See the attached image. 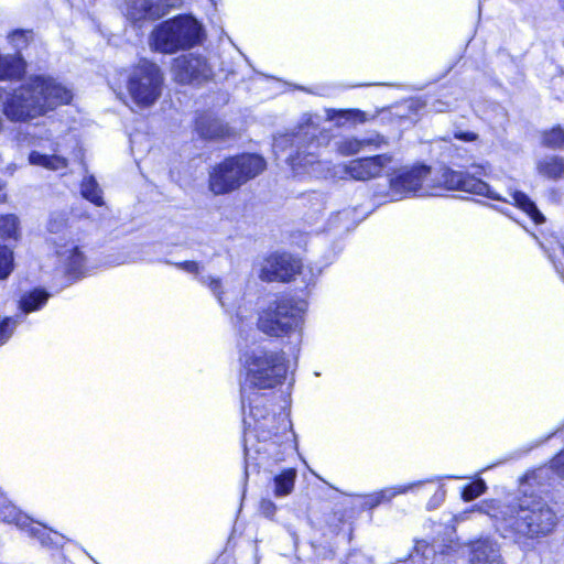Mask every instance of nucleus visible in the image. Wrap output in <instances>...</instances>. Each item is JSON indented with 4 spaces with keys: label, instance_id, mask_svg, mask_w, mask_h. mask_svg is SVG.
Here are the masks:
<instances>
[{
    "label": "nucleus",
    "instance_id": "48",
    "mask_svg": "<svg viewBox=\"0 0 564 564\" xmlns=\"http://www.w3.org/2000/svg\"><path fill=\"white\" fill-rule=\"evenodd\" d=\"M7 199L6 184L0 181V204Z\"/></svg>",
    "mask_w": 564,
    "mask_h": 564
},
{
    "label": "nucleus",
    "instance_id": "4",
    "mask_svg": "<svg viewBox=\"0 0 564 564\" xmlns=\"http://www.w3.org/2000/svg\"><path fill=\"white\" fill-rule=\"evenodd\" d=\"M317 131V126L308 118L295 132L275 138L273 150L278 156L284 155V161L294 173H307L318 177L328 167L319 160L317 153L319 147Z\"/></svg>",
    "mask_w": 564,
    "mask_h": 564
},
{
    "label": "nucleus",
    "instance_id": "39",
    "mask_svg": "<svg viewBox=\"0 0 564 564\" xmlns=\"http://www.w3.org/2000/svg\"><path fill=\"white\" fill-rule=\"evenodd\" d=\"M445 497L446 490L443 485H440L426 503L427 510L437 509L444 502Z\"/></svg>",
    "mask_w": 564,
    "mask_h": 564
},
{
    "label": "nucleus",
    "instance_id": "35",
    "mask_svg": "<svg viewBox=\"0 0 564 564\" xmlns=\"http://www.w3.org/2000/svg\"><path fill=\"white\" fill-rule=\"evenodd\" d=\"M13 269V252L7 246H0V279L9 276Z\"/></svg>",
    "mask_w": 564,
    "mask_h": 564
},
{
    "label": "nucleus",
    "instance_id": "44",
    "mask_svg": "<svg viewBox=\"0 0 564 564\" xmlns=\"http://www.w3.org/2000/svg\"><path fill=\"white\" fill-rule=\"evenodd\" d=\"M276 506L270 499H262L260 502V512L268 519H272L275 514Z\"/></svg>",
    "mask_w": 564,
    "mask_h": 564
},
{
    "label": "nucleus",
    "instance_id": "37",
    "mask_svg": "<svg viewBox=\"0 0 564 564\" xmlns=\"http://www.w3.org/2000/svg\"><path fill=\"white\" fill-rule=\"evenodd\" d=\"M486 489V482L482 479H477L476 481L464 487L462 498L465 501H471L482 495Z\"/></svg>",
    "mask_w": 564,
    "mask_h": 564
},
{
    "label": "nucleus",
    "instance_id": "9",
    "mask_svg": "<svg viewBox=\"0 0 564 564\" xmlns=\"http://www.w3.org/2000/svg\"><path fill=\"white\" fill-rule=\"evenodd\" d=\"M164 77L161 68L147 59H141L128 75L127 90L139 108H149L162 94Z\"/></svg>",
    "mask_w": 564,
    "mask_h": 564
},
{
    "label": "nucleus",
    "instance_id": "36",
    "mask_svg": "<svg viewBox=\"0 0 564 564\" xmlns=\"http://www.w3.org/2000/svg\"><path fill=\"white\" fill-rule=\"evenodd\" d=\"M541 247L545 249L549 259L553 262L556 272L561 275L564 281V264L562 263V259L564 260V246L557 245L552 250L546 249L542 243Z\"/></svg>",
    "mask_w": 564,
    "mask_h": 564
},
{
    "label": "nucleus",
    "instance_id": "20",
    "mask_svg": "<svg viewBox=\"0 0 564 564\" xmlns=\"http://www.w3.org/2000/svg\"><path fill=\"white\" fill-rule=\"evenodd\" d=\"M124 13L133 22L156 20L162 15L159 0H126Z\"/></svg>",
    "mask_w": 564,
    "mask_h": 564
},
{
    "label": "nucleus",
    "instance_id": "33",
    "mask_svg": "<svg viewBox=\"0 0 564 564\" xmlns=\"http://www.w3.org/2000/svg\"><path fill=\"white\" fill-rule=\"evenodd\" d=\"M36 162H37V165H42V166H44L48 170H53V171L64 170L67 166L66 159L61 155H56V154L45 155V154L37 153Z\"/></svg>",
    "mask_w": 564,
    "mask_h": 564
},
{
    "label": "nucleus",
    "instance_id": "23",
    "mask_svg": "<svg viewBox=\"0 0 564 564\" xmlns=\"http://www.w3.org/2000/svg\"><path fill=\"white\" fill-rule=\"evenodd\" d=\"M536 171L551 181L564 178V158L556 154L544 155L538 160Z\"/></svg>",
    "mask_w": 564,
    "mask_h": 564
},
{
    "label": "nucleus",
    "instance_id": "8",
    "mask_svg": "<svg viewBox=\"0 0 564 564\" xmlns=\"http://www.w3.org/2000/svg\"><path fill=\"white\" fill-rule=\"evenodd\" d=\"M202 35L203 29L196 19L177 15L156 25L151 34V40L155 51L174 54L200 43Z\"/></svg>",
    "mask_w": 564,
    "mask_h": 564
},
{
    "label": "nucleus",
    "instance_id": "43",
    "mask_svg": "<svg viewBox=\"0 0 564 564\" xmlns=\"http://www.w3.org/2000/svg\"><path fill=\"white\" fill-rule=\"evenodd\" d=\"M547 468L550 474L555 471L560 477L564 478V451L551 460V465Z\"/></svg>",
    "mask_w": 564,
    "mask_h": 564
},
{
    "label": "nucleus",
    "instance_id": "26",
    "mask_svg": "<svg viewBox=\"0 0 564 564\" xmlns=\"http://www.w3.org/2000/svg\"><path fill=\"white\" fill-rule=\"evenodd\" d=\"M235 327H237L239 336L245 341H248L252 334H256L254 328L252 327V317L248 314L246 308H242L240 305L236 312L235 319H232Z\"/></svg>",
    "mask_w": 564,
    "mask_h": 564
},
{
    "label": "nucleus",
    "instance_id": "3",
    "mask_svg": "<svg viewBox=\"0 0 564 564\" xmlns=\"http://www.w3.org/2000/svg\"><path fill=\"white\" fill-rule=\"evenodd\" d=\"M248 413H243L245 425V477L251 465L261 467L270 460L278 463L284 459V454L291 448V422L283 413L258 412L250 422Z\"/></svg>",
    "mask_w": 564,
    "mask_h": 564
},
{
    "label": "nucleus",
    "instance_id": "24",
    "mask_svg": "<svg viewBox=\"0 0 564 564\" xmlns=\"http://www.w3.org/2000/svg\"><path fill=\"white\" fill-rule=\"evenodd\" d=\"M438 480V477H434L430 479L417 480L405 485L392 486L381 489L377 491L380 505L390 502L393 498H395L399 495H405L408 492H417L421 489H423L426 485L436 482Z\"/></svg>",
    "mask_w": 564,
    "mask_h": 564
},
{
    "label": "nucleus",
    "instance_id": "5",
    "mask_svg": "<svg viewBox=\"0 0 564 564\" xmlns=\"http://www.w3.org/2000/svg\"><path fill=\"white\" fill-rule=\"evenodd\" d=\"M487 167L488 166L485 164H474L471 165L470 172L445 169L442 172V181L447 189L464 191L495 200L512 203L514 206L523 210L535 224H542L545 221L543 214L538 209L535 203L523 192H509L510 200L507 197H501L499 194L494 192L486 182L481 181L478 176L487 175Z\"/></svg>",
    "mask_w": 564,
    "mask_h": 564
},
{
    "label": "nucleus",
    "instance_id": "15",
    "mask_svg": "<svg viewBox=\"0 0 564 564\" xmlns=\"http://www.w3.org/2000/svg\"><path fill=\"white\" fill-rule=\"evenodd\" d=\"M83 248L74 240L56 242L58 261L64 265L66 274L73 279H79L88 271V260Z\"/></svg>",
    "mask_w": 564,
    "mask_h": 564
},
{
    "label": "nucleus",
    "instance_id": "13",
    "mask_svg": "<svg viewBox=\"0 0 564 564\" xmlns=\"http://www.w3.org/2000/svg\"><path fill=\"white\" fill-rule=\"evenodd\" d=\"M431 169L426 165L402 167L390 177V188L394 195L405 197L408 195L422 196V184L430 174Z\"/></svg>",
    "mask_w": 564,
    "mask_h": 564
},
{
    "label": "nucleus",
    "instance_id": "17",
    "mask_svg": "<svg viewBox=\"0 0 564 564\" xmlns=\"http://www.w3.org/2000/svg\"><path fill=\"white\" fill-rule=\"evenodd\" d=\"M175 267L187 273L194 274L204 286L210 290L226 312L230 313L231 308L235 306L234 299L231 296V292L223 291V283L220 279L212 275H200V265L196 261L177 262L175 263Z\"/></svg>",
    "mask_w": 564,
    "mask_h": 564
},
{
    "label": "nucleus",
    "instance_id": "42",
    "mask_svg": "<svg viewBox=\"0 0 564 564\" xmlns=\"http://www.w3.org/2000/svg\"><path fill=\"white\" fill-rule=\"evenodd\" d=\"M360 142H361L362 149H365L366 147H373V148L378 149L382 144H387L386 139L378 133H372L369 137L362 138V139H360Z\"/></svg>",
    "mask_w": 564,
    "mask_h": 564
},
{
    "label": "nucleus",
    "instance_id": "34",
    "mask_svg": "<svg viewBox=\"0 0 564 564\" xmlns=\"http://www.w3.org/2000/svg\"><path fill=\"white\" fill-rule=\"evenodd\" d=\"M337 151L343 155H354L362 150L360 139L344 138L336 142Z\"/></svg>",
    "mask_w": 564,
    "mask_h": 564
},
{
    "label": "nucleus",
    "instance_id": "27",
    "mask_svg": "<svg viewBox=\"0 0 564 564\" xmlns=\"http://www.w3.org/2000/svg\"><path fill=\"white\" fill-rule=\"evenodd\" d=\"M80 192L84 198L91 202L96 206L104 205L101 189L93 175L84 177L80 184Z\"/></svg>",
    "mask_w": 564,
    "mask_h": 564
},
{
    "label": "nucleus",
    "instance_id": "19",
    "mask_svg": "<svg viewBox=\"0 0 564 564\" xmlns=\"http://www.w3.org/2000/svg\"><path fill=\"white\" fill-rule=\"evenodd\" d=\"M195 129L206 140H224L231 135V129L226 123L208 113L197 117Z\"/></svg>",
    "mask_w": 564,
    "mask_h": 564
},
{
    "label": "nucleus",
    "instance_id": "14",
    "mask_svg": "<svg viewBox=\"0 0 564 564\" xmlns=\"http://www.w3.org/2000/svg\"><path fill=\"white\" fill-rule=\"evenodd\" d=\"M173 74L181 84L200 83L212 76V68L206 58L195 55H182L174 59Z\"/></svg>",
    "mask_w": 564,
    "mask_h": 564
},
{
    "label": "nucleus",
    "instance_id": "11",
    "mask_svg": "<svg viewBox=\"0 0 564 564\" xmlns=\"http://www.w3.org/2000/svg\"><path fill=\"white\" fill-rule=\"evenodd\" d=\"M295 274L304 275V268L301 263L288 253H274L268 257L261 269L260 278L263 281H289Z\"/></svg>",
    "mask_w": 564,
    "mask_h": 564
},
{
    "label": "nucleus",
    "instance_id": "22",
    "mask_svg": "<svg viewBox=\"0 0 564 564\" xmlns=\"http://www.w3.org/2000/svg\"><path fill=\"white\" fill-rule=\"evenodd\" d=\"M0 520L14 523L21 530L30 532L31 536L34 535L33 519L13 506L2 492H0Z\"/></svg>",
    "mask_w": 564,
    "mask_h": 564
},
{
    "label": "nucleus",
    "instance_id": "7",
    "mask_svg": "<svg viewBox=\"0 0 564 564\" xmlns=\"http://www.w3.org/2000/svg\"><path fill=\"white\" fill-rule=\"evenodd\" d=\"M307 304L294 297H280L268 304L258 316L257 326L262 333L273 336H289L299 333L304 323Z\"/></svg>",
    "mask_w": 564,
    "mask_h": 564
},
{
    "label": "nucleus",
    "instance_id": "41",
    "mask_svg": "<svg viewBox=\"0 0 564 564\" xmlns=\"http://www.w3.org/2000/svg\"><path fill=\"white\" fill-rule=\"evenodd\" d=\"M20 308L25 314L35 310V290L30 291L20 300Z\"/></svg>",
    "mask_w": 564,
    "mask_h": 564
},
{
    "label": "nucleus",
    "instance_id": "30",
    "mask_svg": "<svg viewBox=\"0 0 564 564\" xmlns=\"http://www.w3.org/2000/svg\"><path fill=\"white\" fill-rule=\"evenodd\" d=\"M329 119L336 120L337 124H343L346 121L364 123L367 121V115L359 109L333 110V115H329Z\"/></svg>",
    "mask_w": 564,
    "mask_h": 564
},
{
    "label": "nucleus",
    "instance_id": "40",
    "mask_svg": "<svg viewBox=\"0 0 564 564\" xmlns=\"http://www.w3.org/2000/svg\"><path fill=\"white\" fill-rule=\"evenodd\" d=\"M14 321L11 317H6L0 322V345L4 344L13 332Z\"/></svg>",
    "mask_w": 564,
    "mask_h": 564
},
{
    "label": "nucleus",
    "instance_id": "29",
    "mask_svg": "<svg viewBox=\"0 0 564 564\" xmlns=\"http://www.w3.org/2000/svg\"><path fill=\"white\" fill-rule=\"evenodd\" d=\"M541 143L545 148L552 150H561L564 148V129L561 126L545 130L541 135Z\"/></svg>",
    "mask_w": 564,
    "mask_h": 564
},
{
    "label": "nucleus",
    "instance_id": "51",
    "mask_svg": "<svg viewBox=\"0 0 564 564\" xmlns=\"http://www.w3.org/2000/svg\"><path fill=\"white\" fill-rule=\"evenodd\" d=\"M3 129V119L0 117V131Z\"/></svg>",
    "mask_w": 564,
    "mask_h": 564
},
{
    "label": "nucleus",
    "instance_id": "12",
    "mask_svg": "<svg viewBox=\"0 0 564 564\" xmlns=\"http://www.w3.org/2000/svg\"><path fill=\"white\" fill-rule=\"evenodd\" d=\"M35 110V82L30 78L26 84L14 90L4 105V115L11 121H26L33 118Z\"/></svg>",
    "mask_w": 564,
    "mask_h": 564
},
{
    "label": "nucleus",
    "instance_id": "6",
    "mask_svg": "<svg viewBox=\"0 0 564 564\" xmlns=\"http://www.w3.org/2000/svg\"><path fill=\"white\" fill-rule=\"evenodd\" d=\"M265 169V161L257 154L243 153L230 156L213 167L209 173V189L215 195L236 191Z\"/></svg>",
    "mask_w": 564,
    "mask_h": 564
},
{
    "label": "nucleus",
    "instance_id": "28",
    "mask_svg": "<svg viewBox=\"0 0 564 564\" xmlns=\"http://www.w3.org/2000/svg\"><path fill=\"white\" fill-rule=\"evenodd\" d=\"M37 541L44 547L59 549L64 545L65 538L61 533L42 525V528H37Z\"/></svg>",
    "mask_w": 564,
    "mask_h": 564
},
{
    "label": "nucleus",
    "instance_id": "50",
    "mask_svg": "<svg viewBox=\"0 0 564 564\" xmlns=\"http://www.w3.org/2000/svg\"><path fill=\"white\" fill-rule=\"evenodd\" d=\"M312 282H313V273L311 272V278H310V280L306 282V285H310Z\"/></svg>",
    "mask_w": 564,
    "mask_h": 564
},
{
    "label": "nucleus",
    "instance_id": "47",
    "mask_svg": "<svg viewBox=\"0 0 564 564\" xmlns=\"http://www.w3.org/2000/svg\"><path fill=\"white\" fill-rule=\"evenodd\" d=\"M48 297H50V294L45 290H42V289L37 288V295H36V299H37V311L43 305H45V303L48 300Z\"/></svg>",
    "mask_w": 564,
    "mask_h": 564
},
{
    "label": "nucleus",
    "instance_id": "16",
    "mask_svg": "<svg viewBox=\"0 0 564 564\" xmlns=\"http://www.w3.org/2000/svg\"><path fill=\"white\" fill-rule=\"evenodd\" d=\"M391 162L390 154L356 159L345 165V172L354 180L367 181L380 176Z\"/></svg>",
    "mask_w": 564,
    "mask_h": 564
},
{
    "label": "nucleus",
    "instance_id": "32",
    "mask_svg": "<svg viewBox=\"0 0 564 564\" xmlns=\"http://www.w3.org/2000/svg\"><path fill=\"white\" fill-rule=\"evenodd\" d=\"M68 216L65 212H54L51 214L47 229L52 234H65L68 230Z\"/></svg>",
    "mask_w": 564,
    "mask_h": 564
},
{
    "label": "nucleus",
    "instance_id": "18",
    "mask_svg": "<svg viewBox=\"0 0 564 564\" xmlns=\"http://www.w3.org/2000/svg\"><path fill=\"white\" fill-rule=\"evenodd\" d=\"M25 68L26 63L20 54L0 56V100L9 96V87L2 83L20 79Z\"/></svg>",
    "mask_w": 564,
    "mask_h": 564
},
{
    "label": "nucleus",
    "instance_id": "31",
    "mask_svg": "<svg viewBox=\"0 0 564 564\" xmlns=\"http://www.w3.org/2000/svg\"><path fill=\"white\" fill-rule=\"evenodd\" d=\"M0 237L2 239H18L19 219L15 215L0 216Z\"/></svg>",
    "mask_w": 564,
    "mask_h": 564
},
{
    "label": "nucleus",
    "instance_id": "2",
    "mask_svg": "<svg viewBox=\"0 0 564 564\" xmlns=\"http://www.w3.org/2000/svg\"><path fill=\"white\" fill-rule=\"evenodd\" d=\"M240 362L245 370L240 387L242 414L248 413L249 423L258 412L269 410L268 395L260 390L273 389L284 382L288 360L282 350L256 347L241 351Z\"/></svg>",
    "mask_w": 564,
    "mask_h": 564
},
{
    "label": "nucleus",
    "instance_id": "38",
    "mask_svg": "<svg viewBox=\"0 0 564 564\" xmlns=\"http://www.w3.org/2000/svg\"><path fill=\"white\" fill-rule=\"evenodd\" d=\"M360 499V508L364 510H372L380 506L379 497L377 491L369 495H354Z\"/></svg>",
    "mask_w": 564,
    "mask_h": 564
},
{
    "label": "nucleus",
    "instance_id": "21",
    "mask_svg": "<svg viewBox=\"0 0 564 564\" xmlns=\"http://www.w3.org/2000/svg\"><path fill=\"white\" fill-rule=\"evenodd\" d=\"M471 564H503L498 544L489 539L474 542L470 546Z\"/></svg>",
    "mask_w": 564,
    "mask_h": 564
},
{
    "label": "nucleus",
    "instance_id": "49",
    "mask_svg": "<svg viewBox=\"0 0 564 564\" xmlns=\"http://www.w3.org/2000/svg\"><path fill=\"white\" fill-rule=\"evenodd\" d=\"M29 162L30 164L34 165L35 164V151H31L30 154H29Z\"/></svg>",
    "mask_w": 564,
    "mask_h": 564
},
{
    "label": "nucleus",
    "instance_id": "46",
    "mask_svg": "<svg viewBox=\"0 0 564 564\" xmlns=\"http://www.w3.org/2000/svg\"><path fill=\"white\" fill-rule=\"evenodd\" d=\"M454 138L465 142H473L478 139V134L470 131H456L454 132Z\"/></svg>",
    "mask_w": 564,
    "mask_h": 564
},
{
    "label": "nucleus",
    "instance_id": "1",
    "mask_svg": "<svg viewBox=\"0 0 564 564\" xmlns=\"http://www.w3.org/2000/svg\"><path fill=\"white\" fill-rule=\"evenodd\" d=\"M549 477V468H538L525 475L521 496L508 503L491 500L480 507L499 523L505 536L512 539L524 552L533 550L535 542L552 535L558 525L560 518L555 509L531 490L534 485L542 486V480Z\"/></svg>",
    "mask_w": 564,
    "mask_h": 564
},
{
    "label": "nucleus",
    "instance_id": "25",
    "mask_svg": "<svg viewBox=\"0 0 564 564\" xmlns=\"http://www.w3.org/2000/svg\"><path fill=\"white\" fill-rule=\"evenodd\" d=\"M297 471L286 468L273 477V494L275 497H285L293 491Z\"/></svg>",
    "mask_w": 564,
    "mask_h": 564
},
{
    "label": "nucleus",
    "instance_id": "10",
    "mask_svg": "<svg viewBox=\"0 0 564 564\" xmlns=\"http://www.w3.org/2000/svg\"><path fill=\"white\" fill-rule=\"evenodd\" d=\"M73 90L52 77L37 75V116L68 105L73 100Z\"/></svg>",
    "mask_w": 564,
    "mask_h": 564
},
{
    "label": "nucleus",
    "instance_id": "45",
    "mask_svg": "<svg viewBox=\"0 0 564 564\" xmlns=\"http://www.w3.org/2000/svg\"><path fill=\"white\" fill-rule=\"evenodd\" d=\"M26 34H32L31 31L24 32V31H14L11 34V41L14 43L17 47H20L22 44L26 42Z\"/></svg>",
    "mask_w": 564,
    "mask_h": 564
}]
</instances>
